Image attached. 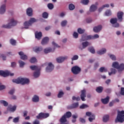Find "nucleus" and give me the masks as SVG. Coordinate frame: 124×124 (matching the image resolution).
Returning a JSON list of instances; mask_svg holds the SVG:
<instances>
[{"mask_svg": "<svg viewBox=\"0 0 124 124\" xmlns=\"http://www.w3.org/2000/svg\"><path fill=\"white\" fill-rule=\"evenodd\" d=\"M86 116L87 117H90L88 119L89 122H93V120H95V115L94 114L92 113L91 112L88 111L86 113Z\"/></svg>", "mask_w": 124, "mask_h": 124, "instance_id": "obj_9", "label": "nucleus"}, {"mask_svg": "<svg viewBox=\"0 0 124 124\" xmlns=\"http://www.w3.org/2000/svg\"><path fill=\"white\" fill-rule=\"evenodd\" d=\"M50 116L49 113L40 112L39 114L36 116V119H46L48 118Z\"/></svg>", "mask_w": 124, "mask_h": 124, "instance_id": "obj_8", "label": "nucleus"}, {"mask_svg": "<svg viewBox=\"0 0 124 124\" xmlns=\"http://www.w3.org/2000/svg\"><path fill=\"white\" fill-rule=\"evenodd\" d=\"M13 83H16V84H22V85H25V84H28V83H30V79L23 78H18L17 79H13Z\"/></svg>", "mask_w": 124, "mask_h": 124, "instance_id": "obj_1", "label": "nucleus"}, {"mask_svg": "<svg viewBox=\"0 0 124 124\" xmlns=\"http://www.w3.org/2000/svg\"><path fill=\"white\" fill-rule=\"evenodd\" d=\"M17 108V107L16 106H14L12 107V106L11 105H10L8 106L7 110V111H9V112H13L15 111H16V109Z\"/></svg>", "mask_w": 124, "mask_h": 124, "instance_id": "obj_14", "label": "nucleus"}, {"mask_svg": "<svg viewBox=\"0 0 124 124\" xmlns=\"http://www.w3.org/2000/svg\"><path fill=\"white\" fill-rule=\"evenodd\" d=\"M28 16H32V9L28 8L26 11Z\"/></svg>", "mask_w": 124, "mask_h": 124, "instance_id": "obj_26", "label": "nucleus"}, {"mask_svg": "<svg viewBox=\"0 0 124 124\" xmlns=\"http://www.w3.org/2000/svg\"><path fill=\"white\" fill-rule=\"evenodd\" d=\"M34 77L35 78H37V77H39V76L40 75V70H38L36 71V72H35L34 73Z\"/></svg>", "mask_w": 124, "mask_h": 124, "instance_id": "obj_33", "label": "nucleus"}, {"mask_svg": "<svg viewBox=\"0 0 124 124\" xmlns=\"http://www.w3.org/2000/svg\"><path fill=\"white\" fill-rule=\"evenodd\" d=\"M88 50L90 53L92 54H95V50H94V48L93 46H90L88 48Z\"/></svg>", "mask_w": 124, "mask_h": 124, "instance_id": "obj_34", "label": "nucleus"}, {"mask_svg": "<svg viewBox=\"0 0 124 124\" xmlns=\"http://www.w3.org/2000/svg\"><path fill=\"white\" fill-rule=\"evenodd\" d=\"M79 106V103H75L71 105V106H68L67 108V109H74V108H77Z\"/></svg>", "mask_w": 124, "mask_h": 124, "instance_id": "obj_20", "label": "nucleus"}, {"mask_svg": "<svg viewBox=\"0 0 124 124\" xmlns=\"http://www.w3.org/2000/svg\"><path fill=\"white\" fill-rule=\"evenodd\" d=\"M28 111L25 110L23 111V117H27V116L28 115Z\"/></svg>", "mask_w": 124, "mask_h": 124, "instance_id": "obj_64", "label": "nucleus"}, {"mask_svg": "<svg viewBox=\"0 0 124 124\" xmlns=\"http://www.w3.org/2000/svg\"><path fill=\"white\" fill-rule=\"evenodd\" d=\"M64 94V93L62 91H60L58 94V98H61L63 96V95Z\"/></svg>", "mask_w": 124, "mask_h": 124, "instance_id": "obj_38", "label": "nucleus"}, {"mask_svg": "<svg viewBox=\"0 0 124 124\" xmlns=\"http://www.w3.org/2000/svg\"><path fill=\"white\" fill-rule=\"evenodd\" d=\"M10 42L12 45L13 46H15L16 45V40L13 39H11L10 40Z\"/></svg>", "mask_w": 124, "mask_h": 124, "instance_id": "obj_39", "label": "nucleus"}, {"mask_svg": "<svg viewBox=\"0 0 124 124\" xmlns=\"http://www.w3.org/2000/svg\"><path fill=\"white\" fill-rule=\"evenodd\" d=\"M106 53V48H103L102 49L97 51L98 55H103Z\"/></svg>", "mask_w": 124, "mask_h": 124, "instance_id": "obj_27", "label": "nucleus"}, {"mask_svg": "<svg viewBox=\"0 0 124 124\" xmlns=\"http://www.w3.org/2000/svg\"><path fill=\"white\" fill-rule=\"evenodd\" d=\"M68 58V57L67 56H65L64 57H60L57 58L56 59V61L58 63H62V62H64V60H67Z\"/></svg>", "mask_w": 124, "mask_h": 124, "instance_id": "obj_13", "label": "nucleus"}, {"mask_svg": "<svg viewBox=\"0 0 124 124\" xmlns=\"http://www.w3.org/2000/svg\"><path fill=\"white\" fill-rule=\"evenodd\" d=\"M13 122L14 123H18L19 122V117H16V118H15L14 119H13Z\"/></svg>", "mask_w": 124, "mask_h": 124, "instance_id": "obj_56", "label": "nucleus"}, {"mask_svg": "<svg viewBox=\"0 0 124 124\" xmlns=\"http://www.w3.org/2000/svg\"><path fill=\"white\" fill-rule=\"evenodd\" d=\"M120 94H121V95H124V87H121V88Z\"/></svg>", "mask_w": 124, "mask_h": 124, "instance_id": "obj_57", "label": "nucleus"}, {"mask_svg": "<svg viewBox=\"0 0 124 124\" xmlns=\"http://www.w3.org/2000/svg\"><path fill=\"white\" fill-rule=\"evenodd\" d=\"M96 9H97V6L95 5H92L90 8L89 11L90 12H94Z\"/></svg>", "mask_w": 124, "mask_h": 124, "instance_id": "obj_24", "label": "nucleus"}, {"mask_svg": "<svg viewBox=\"0 0 124 124\" xmlns=\"http://www.w3.org/2000/svg\"><path fill=\"white\" fill-rule=\"evenodd\" d=\"M47 7L48 9L51 10L54 8V5L52 3H49L47 4Z\"/></svg>", "mask_w": 124, "mask_h": 124, "instance_id": "obj_44", "label": "nucleus"}, {"mask_svg": "<svg viewBox=\"0 0 124 124\" xmlns=\"http://www.w3.org/2000/svg\"><path fill=\"white\" fill-rule=\"evenodd\" d=\"M106 16H111L112 15V13L109 10H108L105 12Z\"/></svg>", "mask_w": 124, "mask_h": 124, "instance_id": "obj_43", "label": "nucleus"}, {"mask_svg": "<svg viewBox=\"0 0 124 124\" xmlns=\"http://www.w3.org/2000/svg\"><path fill=\"white\" fill-rule=\"evenodd\" d=\"M123 16H124V12H118L117 13V18L119 22L123 21Z\"/></svg>", "mask_w": 124, "mask_h": 124, "instance_id": "obj_16", "label": "nucleus"}, {"mask_svg": "<svg viewBox=\"0 0 124 124\" xmlns=\"http://www.w3.org/2000/svg\"><path fill=\"white\" fill-rule=\"evenodd\" d=\"M89 1H90L89 0H82L81 1V2L83 4H84L85 5H87V4H88V3H89Z\"/></svg>", "mask_w": 124, "mask_h": 124, "instance_id": "obj_50", "label": "nucleus"}, {"mask_svg": "<svg viewBox=\"0 0 124 124\" xmlns=\"http://www.w3.org/2000/svg\"><path fill=\"white\" fill-rule=\"evenodd\" d=\"M102 30V26L98 25V26H95L93 28V31L94 32H99Z\"/></svg>", "mask_w": 124, "mask_h": 124, "instance_id": "obj_17", "label": "nucleus"}, {"mask_svg": "<svg viewBox=\"0 0 124 124\" xmlns=\"http://www.w3.org/2000/svg\"><path fill=\"white\" fill-rule=\"evenodd\" d=\"M72 100H76V101H79V100H81V99L80 98L79 96L76 97L75 96H73L72 97Z\"/></svg>", "mask_w": 124, "mask_h": 124, "instance_id": "obj_45", "label": "nucleus"}, {"mask_svg": "<svg viewBox=\"0 0 124 124\" xmlns=\"http://www.w3.org/2000/svg\"><path fill=\"white\" fill-rule=\"evenodd\" d=\"M48 16H49V14L46 12H45L42 14V17L43 18H44V19H47Z\"/></svg>", "mask_w": 124, "mask_h": 124, "instance_id": "obj_37", "label": "nucleus"}, {"mask_svg": "<svg viewBox=\"0 0 124 124\" xmlns=\"http://www.w3.org/2000/svg\"><path fill=\"white\" fill-rule=\"evenodd\" d=\"M109 100H110V97H109V96H107L104 99H101V101L103 104H108Z\"/></svg>", "mask_w": 124, "mask_h": 124, "instance_id": "obj_21", "label": "nucleus"}, {"mask_svg": "<svg viewBox=\"0 0 124 124\" xmlns=\"http://www.w3.org/2000/svg\"><path fill=\"white\" fill-rule=\"evenodd\" d=\"M85 97H86V90H83L81 91V94L80 95V98L82 101H86V99H85Z\"/></svg>", "mask_w": 124, "mask_h": 124, "instance_id": "obj_19", "label": "nucleus"}, {"mask_svg": "<svg viewBox=\"0 0 124 124\" xmlns=\"http://www.w3.org/2000/svg\"><path fill=\"white\" fill-rule=\"evenodd\" d=\"M32 124H40V122H39V120L36 119L33 122Z\"/></svg>", "mask_w": 124, "mask_h": 124, "instance_id": "obj_58", "label": "nucleus"}, {"mask_svg": "<svg viewBox=\"0 0 124 124\" xmlns=\"http://www.w3.org/2000/svg\"><path fill=\"white\" fill-rule=\"evenodd\" d=\"M99 37V35L97 34H95L94 35L92 36V39H96V38H98Z\"/></svg>", "mask_w": 124, "mask_h": 124, "instance_id": "obj_55", "label": "nucleus"}, {"mask_svg": "<svg viewBox=\"0 0 124 124\" xmlns=\"http://www.w3.org/2000/svg\"><path fill=\"white\" fill-rule=\"evenodd\" d=\"M30 68L31 70H33V71L36 70V71L37 70H40L41 69L40 68H39L38 66H35V65L30 66Z\"/></svg>", "mask_w": 124, "mask_h": 124, "instance_id": "obj_29", "label": "nucleus"}, {"mask_svg": "<svg viewBox=\"0 0 124 124\" xmlns=\"http://www.w3.org/2000/svg\"><path fill=\"white\" fill-rule=\"evenodd\" d=\"M17 25V21L15 20L14 19L12 18L11 19V22L7 25H4L2 26V28H5V29H11L12 27H14Z\"/></svg>", "mask_w": 124, "mask_h": 124, "instance_id": "obj_5", "label": "nucleus"}, {"mask_svg": "<svg viewBox=\"0 0 124 124\" xmlns=\"http://www.w3.org/2000/svg\"><path fill=\"white\" fill-rule=\"evenodd\" d=\"M69 9L70 10H74L75 9V5L73 4H70L69 5Z\"/></svg>", "mask_w": 124, "mask_h": 124, "instance_id": "obj_40", "label": "nucleus"}, {"mask_svg": "<svg viewBox=\"0 0 124 124\" xmlns=\"http://www.w3.org/2000/svg\"><path fill=\"white\" fill-rule=\"evenodd\" d=\"M6 10V4H3L1 5L0 8V14H4Z\"/></svg>", "mask_w": 124, "mask_h": 124, "instance_id": "obj_15", "label": "nucleus"}, {"mask_svg": "<svg viewBox=\"0 0 124 124\" xmlns=\"http://www.w3.org/2000/svg\"><path fill=\"white\" fill-rule=\"evenodd\" d=\"M30 62L31 63H34V62H37L36 58L35 57H32L30 59Z\"/></svg>", "mask_w": 124, "mask_h": 124, "instance_id": "obj_41", "label": "nucleus"}, {"mask_svg": "<svg viewBox=\"0 0 124 124\" xmlns=\"http://www.w3.org/2000/svg\"><path fill=\"white\" fill-rule=\"evenodd\" d=\"M105 92L107 93H110L111 92H112V90L110 88H107V89H106Z\"/></svg>", "mask_w": 124, "mask_h": 124, "instance_id": "obj_62", "label": "nucleus"}, {"mask_svg": "<svg viewBox=\"0 0 124 124\" xmlns=\"http://www.w3.org/2000/svg\"><path fill=\"white\" fill-rule=\"evenodd\" d=\"M0 103L1 104H3V105L5 107H7V106H8V103L5 100H0Z\"/></svg>", "mask_w": 124, "mask_h": 124, "instance_id": "obj_35", "label": "nucleus"}, {"mask_svg": "<svg viewBox=\"0 0 124 124\" xmlns=\"http://www.w3.org/2000/svg\"><path fill=\"white\" fill-rule=\"evenodd\" d=\"M45 54H48V53H51V52H53L52 50V48L51 47L46 48L44 50Z\"/></svg>", "mask_w": 124, "mask_h": 124, "instance_id": "obj_31", "label": "nucleus"}, {"mask_svg": "<svg viewBox=\"0 0 124 124\" xmlns=\"http://www.w3.org/2000/svg\"><path fill=\"white\" fill-rule=\"evenodd\" d=\"M79 59V56L78 55H74L72 58V61H76Z\"/></svg>", "mask_w": 124, "mask_h": 124, "instance_id": "obj_52", "label": "nucleus"}, {"mask_svg": "<svg viewBox=\"0 0 124 124\" xmlns=\"http://www.w3.org/2000/svg\"><path fill=\"white\" fill-rule=\"evenodd\" d=\"M87 34H84L82 35L81 39L80 40V42L82 41H86L87 40Z\"/></svg>", "mask_w": 124, "mask_h": 124, "instance_id": "obj_36", "label": "nucleus"}, {"mask_svg": "<svg viewBox=\"0 0 124 124\" xmlns=\"http://www.w3.org/2000/svg\"><path fill=\"white\" fill-rule=\"evenodd\" d=\"M54 69V65L52 63V62H49L48 64V66L46 68V72H51Z\"/></svg>", "mask_w": 124, "mask_h": 124, "instance_id": "obj_12", "label": "nucleus"}, {"mask_svg": "<svg viewBox=\"0 0 124 124\" xmlns=\"http://www.w3.org/2000/svg\"><path fill=\"white\" fill-rule=\"evenodd\" d=\"M117 22L118 18H111L110 20V22L112 24L113 28H119V27H120V24L117 23Z\"/></svg>", "mask_w": 124, "mask_h": 124, "instance_id": "obj_6", "label": "nucleus"}, {"mask_svg": "<svg viewBox=\"0 0 124 124\" xmlns=\"http://www.w3.org/2000/svg\"><path fill=\"white\" fill-rule=\"evenodd\" d=\"M0 58H2L3 61H6V56L3 54L0 56Z\"/></svg>", "mask_w": 124, "mask_h": 124, "instance_id": "obj_54", "label": "nucleus"}, {"mask_svg": "<svg viewBox=\"0 0 124 124\" xmlns=\"http://www.w3.org/2000/svg\"><path fill=\"white\" fill-rule=\"evenodd\" d=\"M19 56H20L21 60H23V61H26V60H28V56L24 54V52L22 51H20L18 53Z\"/></svg>", "mask_w": 124, "mask_h": 124, "instance_id": "obj_18", "label": "nucleus"}, {"mask_svg": "<svg viewBox=\"0 0 124 124\" xmlns=\"http://www.w3.org/2000/svg\"><path fill=\"white\" fill-rule=\"evenodd\" d=\"M89 45H90V43H89V42L88 41H86L84 42H82L81 45L78 46V48L80 50H83V49H85V48H86V47H88Z\"/></svg>", "mask_w": 124, "mask_h": 124, "instance_id": "obj_11", "label": "nucleus"}, {"mask_svg": "<svg viewBox=\"0 0 124 124\" xmlns=\"http://www.w3.org/2000/svg\"><path fill=\"white\" fill-rule=\"evenodd\" d=\"M37 21V20H36L35 18L33 17L31 18L29 21H25L24 23L23 26L24 27H22V29H26V30H28V29H29V27H30V26H31L33 23H35V22Z\"/></svg>", "mask_w": 124, "mask_h": 124, "instance_id": "obj_3", "label": "nucleus"}, {"mask_svg": "<svg viewBox=\"0 0 124 124\" xmlns=\"http://www.w3.org/2000/svg\"><path fill=\"white\" fill-rule=\"evenodd\" d=\"M79 121L82 124H85V123H86V120L84 118H79Z\"/></svg>", "mask_w": 124, "mask_h": 124, "instance_id": "obj_61", "label": "nucleus"}, {"mask_svg": "<svg viewBox=\"0 0 124 124\" xmlns=\"http://www.w3.org/2000/svg\"><path fill=\"white\" fill-rule=\"evenodd\" d=\"M86 22L89 24V23H92L93 22V19H92V18H89L86 19Z\"/></svg>", "mask_w": 124, "mask_h": 124, "instance_id": "obj_60", "label": "nucleus"}, {"mask_svg": "<svg viewBox=\"0 0 124 124\" xmlns=\"http://www.w3.org/2000/svg\"><path fill=\"white\" fill-rule=\"evenodd\" d=\"M115 123H120L123 124L124 122V110L118 112L116 119L115 121Z\"/></svg>", "mask_w": 124, "mask_h": 124, "instance_id": "obj_2", "label": "nucleus"}, {"mask_svg": "<svg viewBox=\"0 0 124 124\" xmlns=\"http://www.w3.org/2000/svg\"><path fill=\"white\" fill-rule=\"evenodd\" d=\"M16 62H11V67H13V68L16 67Z\"/></svg>", "mask_w": 124, "mask_h": 124, "instance_id": "obj_63", "label": "nucleus"}, {"mask_svg": "<svg viewBox=\"0 0 124 124\" xmlns=\"http://www.w3.org/2000/svg\"><path fill=\"white\" fill-rule=\"evenodd\" d=\"M18 63L19 64L20 67H23V66H24V65L25 64V63L21 60H19L18 61Z\"/></svg>", "mask_w": 124, "mask_h": 124, "instance_id": "obj_49", "label": "nucleus"}, {"mask_svg": "<svg viewBox=\"0 0 124 124\" xmlns=\"http://www.w3.org/2000/svg\"><path fill=\"white\" fill-rule=\"evenodd\" d=\"M52 44L54 47H56V48H60V47H61L59 46L58 44L56 43L55 42H52Z\"/></svg>", "mask_w": 124, "mask_h": 124, "instance_id": "obj_53", "label": "nucleus"}, {"mask_svg": "<svg viewBox=\"0 0 124 124\" xmlns=\"http://www.w3.org/2000/svg\"><path fill=\"white\" fill-rule=\"evenodd\" d=\"M35 36L38 40H40V39H41V37H42V33L41 32L35 33Z\"/></svg>", "mask_w": 124, "mask_h": 124, "instance_id": "obj_25", "label": "nucleus"}, {"mask_svg": "<svg viewBox=\"0 0 124 124\" xmlns=\"http://www.w3.org/2000/svg\"><path fill=\"white\" fill-rule=\"evenodd\" d=\"M79 34H78V33L76 32H74L73 33V37L74 38H77Z\"/></svg>", "mask_w": 124, "mask_h": 124, "instance_id": "obj_59", "label": "nucleus"}, {"mask_svg": "<svg viewBox=\"0 0 124 124\" xmlns=\"http://www.w3.org/2000/svg\"><path fill=\"white\" fill-rule=\"evenodd\" d=\"M67 25V20H63L61 22V26L62 27H65Z\"/></svg>", "mask_w": 124, "mask_h": 124, "instance_id": "obj_47", "label": "nucleus"}, {"mask_svg": "<svg viewBox=\"0 0 124 124\" xmlns=\"http://www.w3.org/2000/svg\"><path fill=\"white\" fill-rule=\"evenodd\" d=\"M88 107H89V106L87 105L82 104V105L80 106L79 108L80 109H85V108H88Z\"/></svg>", "mask_w": 124, "mask_h": 124, "instance_id": "obj_46", "label": "nucleus"}, {"mask_svg": "<svg viewBox=\"0 0 124 124\" xmlns=\"http://www.w3.org/2000/svg\"><path fill=\"white\" fill-rule=\"evenodd\" d=\"M0 76H3V77L14 76V73H11L10 72H5L3 71H0Z\"/></svg>", "mask_w": 124, "mask_h": 124, "instance_id": "obj_10", "label": "nucleus"}, {"mask_svg": "<svg viewBox=\"0 0 124 124\" xmlns=\"http://www.w3.org/2000/svg\"><path fill=\"white\" fill-rule=\"evenodd\" d=\"M100 72H107V69L104 68V67H102L99 69Z\"/></svg>", "mask_w": 124, "mask_h": 124, "instance_id": "obj_42", "label": "nucleus"}, {"mask_svg": "<svg viewBox=\"0 0 124 124\" xmlns=\"http://www.w3.org/2000/svg\"><path fill=\"white\" fill-rule=\"evenodd\" d=\"M112 66V67H114V68L118 69L119 72L120 71H123V70H124V63H121L120 65H119V62H113Z\"/></svg>", "mask_w": 124, "mask_h": 124, "instance_id": "obj_4", "label": "nucleus"}, {"mask_svg": "<svg viewBox=\"0 0 124 124\" xmlns=\"http://www.w3.org/2000/svg\"><path fill=\"white\" fill-rule=\"evenodd\" d=\"M108 56H109V57L112 60V61H116V56L113 54H108Z\"/></svg>", "mask_w": 124, "mask_h": 124, "instance_id": "obj_51", "label": "nucleus"}, {"mask_svg": "<svg viewBox=\"0 0 124 124\" xmlns=\"http://www.w3.org/2000/svg\"><path fill=\"white\" fill-rule=\"evenodd\" d=\"M78 33H79V34H82L84 32H85V30H82V29H81V28H78Z\"/></svg>", "mask_w": 124, "mask_h": 124, "instance_id": "obj_48", "label": "nucleus"}, {"mask_svg": "<svg viewBox=\"0 0 124 124\" xmlns=\"http://www.w3.org/2000/svg\"><path fill=\"white\" fill-rule=\"evenodd\" d=\"M32 100L33 102H38V101H39V97L36 95H35L33 97Z\"/></svg>", "mask_w": 124, "mask_h": 124, "instance_id": "obj_30", "label": "nucleus"}, {"mask_svg": "<svg viewBox=\"0 0 124 124\" xmlns=\"http://www.w3.org/2000/svg\"><path fill=\"white\" fill-rule=\"evenodd\" d=\"M71 70L72 73L76 75L81 72V68L79 67L78 66H75L72 68Z\"/></svg>", "mask_w": 124, "mask_h": 124, "instance_id": "obj_7", "label": "nucleus"}, {"mask_svg": "<svg viewBox=\"0 0 124 124\" xmlns=\"http://www.w3.org/2000/svg\"><path fill=\"white\" fill-rule=\"evenodd\" d=\"M96 92L97 93H102V92H103V87L99 86V87H96Z\"/></svg>", "mask_w": 124, "mask_h": 124, "instance_id": "obj_28", "label": "nucleus"}, {"mask_svg": "<svg viewBox=\"0 0 124 124\" xmlns=\"http://www.w3.org/2000/svg\"><path fill=\"white\" fill-rule=\"evenodd\" d=\"M108 121H109V115H106L104 116V117L103 118V121L104 123H107V122H108Z\"/></svg>", "mask_w": 124, "mask_h": 124, "instance_id": "obj_32", "label": "nucleus"}, {"mask_svg": "<svg viewBox=\"0 0 124 124\" xmlns=\"http://www.w3.org/2000/svg\"><path fill=\"white\" fill-rule=\"evenodd\" d=\"M42 50H43V48H42L41 46H35L33 48V51L35 52V53H39V52H41Z\"/></svg>", "mask_w": 124, "mask_h": 124, "instance_id": "obj_23", "label": "nucleus"}, {"mask_svg": "<svg viewBox=\"0 0 124 124\" xmlns=\"http://www.w3.org/2000/svg\"><path fill=\"white\" fill-rule=\"evenodd\" d=\"M48 42H49V38L45 37L42 39L41 44L42 45H46V44H48Z\"/></svg>", "mask_w": 124, "mask_h": 124, "instance_id": "obj_22", "label": "nucleus"}]
</instances>
